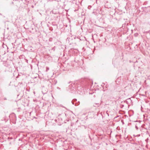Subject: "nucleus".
Instances as JSON below:
<instances>
[{
  "label": "nucleus",
  "instance_id": "1",
  "mask_svg": "<svg viewBox=\"0 0 150 150\" xmlns=\"http://www.w3.org/2000/svg\"><path fill=\"white\" fill-rule=\"evenodd\" d=\"M95 113L94 112H89L88 113V115L89 117L92 118L94 117Z\"/></svg>",
  "mask_w": 150,
  "mask_h": 150
},
{
  "label": "nucleus",
  "instance_id": "2",
  "mask_svg": "<svg viewBox=\"0 0 150 150\" xmlns=\"http://www.w3.org/2000/svg\"><path fill=\"white\" fill-rule=\"evenodd\" d=\"M44 88H42V93L43 94H45V93H46L47 91V90H45V91L44 92Z\"/></svg>",
  "mask_w": 150,
  "mask_h": 150
},
{
  "label": "nucleus",
  "instance_id": "3",
  "mask_svg": "<svg viewBox=\"0 0 150 150\" xmlns=\"http://www.w3.org/2000/svg\"><path fill=\"white\" fill-rule=\"evenodd\" d=\"M77 100L76 99H74L71 102L73 105L74 104V103L73 102V101H76Z\"/></svg>",
  "mask_w": 150,
  "mask_h": 150
},
{
  "label": "nucleus",
  "instance_id": "4",
  "mask_svg": "<svg viewBox=\"0 0 150 150\" xmlns=\"http://www.w3.org/2000/svg\"><path fill=\"white\" fill-rule=\"evenodd\" d=\"M49 68L47 67H46V71H47L49 70Z\"/></svg>",
  "mask_w": 150,
  "mask_h": 150
},
{
  "label": "nucleus",
  "instance_id": "5",
  "mask_svg": "<svg viewBox=\"0 0 150 150\" xmlns=\"http://www.w3.org/2000/svg\"><path fill=\"white\" fill-rule=\"evenodd\" d=\"M118 80H119L118 79H116V83H117V82H119V81H118Z\"/></svg>",
  "mask_w": 150,
  "mask_h": 150
},
{
  "label": "nucleus",
  "instance_id": "6",
  "mask_svg": "<svg viewBox=\"0 0 150 150\" xmlns=\"http://www.w3.org/2000/svg\"><path fill=\"white\" fill-rule=\"evenodd\" d=\"M57 88L58 89H59V90H60V88H59V87H57Z\"/></svg>",
  "mask_w": 150,
  "mask_h": 150
},
{
  "label": "nucleus",
  "instance_id": "7",
  "mask_svg": "<svg viewBox=\"0 0 150 150\" xmlns=\"http://www.w3.org/2000/svg\"><path fill=\"white\" fill-rule=\"evenodd\" d=\"M135 127L137 129H138V128L136 126H135Z\"/></svg>",
  "mask_w": 150,
  "mask_h": 150
}]
</instances>
